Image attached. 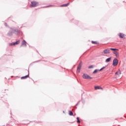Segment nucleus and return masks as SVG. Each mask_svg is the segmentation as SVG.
I'll use <instances>...</instances> for the list:
<instances>
[{
  "label": "nucleus",
  "instance_id": "f03ea898",
  "mask_svg": "<svg viewBox=\"0 0 126 126\" xmlns=\"http://www.w3.org/2000/svg\"><path fill=\"white\" fill-rule=\"evenodd\" d=\"M38 5H39V3L38 2L34 1L31 2V6H32V7H35L36 6H38Z\"/></svg>",
  "mask_w": 126,
  "mask_h": 126
},
{
  "label": "nucleus",
  "instance_id": "2eb2a0df",
  "mask_svg": "<svg viewBox=\"0 0 126 126\" xmlns=\"http://www.w3.org/2000/svg\"><path fill=\"white\" fill-rule=\"evenodd\" d=\"M92 44H94L95 45L98 44V42H97V41H92Z\"/></svg>",
  "mask_w": 126,
  "mask_h": 126
},
{
  "label": "nucleus",
  "instance_id": "6e6552de",
  "mask_svg": "<svg viewBox=\"0 0 126 126\" xmlns=\"http://www.w3.org/2000/svg\"><path fill=\"white\" fill-rule=\"evenodd\" d=\"M103 52H104V54H110V50H109L108 49L104 50Z\"/></svg>",
  "mask_w": 126,
  "mask_h": 126
},
{
  "label": "nucleus",
  "instance_id": "aec40b11",
  "mask_svg": "<svg viewBox=\"0 0 126 126\" xmlns=\"http://www.w3.org/2000/svg\"><path fill=\"white\" fill-rule=\"evenodd\" d=\"M9 46H14V43H11L9 44Z\"/></svg>",
  "mask_w": 126,
  "mask_h": 126
},
{
  "label": "nucleus",
  "instance_id": "7ed1b4c3",
  "mask_svg": "<svg viewBox=\"0 0 126 126\" xmlns=\"http://www.w3.org/2000/svg\"><path fill=\"white\" fill-rule=\"evenodd\" d=\"M83 78H84L85 79H92V77H90V76L87 74H84L83 75Z\"/></svg>",
  "mask_w": 126,
  "mask_h": 126
},
{
  "label": "nucleus",
  "instance_id": "9d476101",
  "mask_svg": "<svg viewBox=\"0 0 126 126\" xmlns=\"http://www.w3.org/2000/svg\"><path fill=\"white\" fill-rule=\"evenodd\" d=\"M28 77H29V75L22 77L21 79H26V78H28Z\"/></svg>",
  "mask_w": 126,
  "mask_h": 126
},
{
  "label": "nucleus",
  "instance_id": "f8f14e48",
  "mask_svg": "<svg viewBox=\"0 0 126 126\" xmlns=\"http://www.w3.org/2000/svg\"><path fill=\"white\" fill-rule=\"evenodd\" d=\"M19 43H20V40H18L16 42H14V46H15V45H18Z\"/></svg>",
  "mask_w": 126,
  "mask_h": 126
},
{
  "label": "nucleus",
  "instance_id": "f3484780",
  "mask_svg": "<svg viewBox=\"0 0 126 126\" xmlns=\"http://www.w3.org/2000/svg\"><path fill=\"white\" fill-rule=\"evenodd\" d=\"M69 4V3H67V4L62 5V6H67Z\"/></svg>",
  "mask_w": 126,
  "mask_h": 126
},
{
  "label": "nucleus",
  "instance_id": "4468645a",
  "mask_svg": "<svg viewBox=\"0 0 126 126\" xmlns=\"http://www.w3.org/2000/svg\"><path fill=\"white\" fill-rule=\"evenodd\" d=\"M98 71H99V70H98V69H95V70L93 72L94 74H95V73H97V72H98Z\"/></svg>",
  "mask_w": 126,
  "mask_h": 126
},
{
  "label": "nucleus",
  "instance_id": "dca6fc26",
  "mask_svg": "<svg viewBox=\"0 0 126 126\" xmlns=\"http://www.w3.org/2000/svg\"><path fill=\"white\" fill-rule=\"evenodd\" d=\"M69 116H73V113H72L71 111H69Z\"/></svg>",
  "mask_w": 126,
  "mask_h": 126
},
{
  "label": "nucleus",
  "instance_id": "412c9836",
  "mask_svg": "<svg viewBox=\"0 0 126 126\" xmlns=\"http://www.w3.org/2000/svg\"><path fill=\"white\" fill-rule=\"evenodd\" d=\"M11 32H9V33H8V35H9V36H11Z\"/></svg>",
  "mask_w": 126,
  "mask_h": 126
},
{
  "label": "nucleus",
  "instance_id": "6ab92c4d",
  "mask_svg": "<svg viewBox=\"0 0 126 126\" xmlns=\"http://www.w3.org/2000/svg\"><path fill=\"white\" fill-rule=\"evenodd\" d=\"M93 67H94V65H91V66H89V68H93Z\"/></svg>",
  "mask_w": 126,
  "mask_h": 126
},
{
  "label": "nucleus",
  "instance_id": "ddd939ff",
  "mask_svg": "<svg viewBox=\"0 0 126 126\" xmlns=\"http://www.w3.org/2000/svg\"><path fill=\"white\" fill-rule=\"evenodd\" d=\"M111 61V58H109L106 60V63H109V62Z\"/></svg>",
  "mask_w": 126,
  "mask_h": 126
},
{
  "label": "nucleus",
  "instance_id": "1a4fd4ad",
  "mask_svg": "<svg viewBox=\"0 0 126 126\" xmlns=\"http://www.w3.org/2000/svg\"><path fill=\"white\" fill-rule=\"evenodd\" d=\"M115 74L116 75H120V74H122V72H121V70H119L117 72H116Z\"/></svg>",
  "mask_w": 126,
  "mask_h": 126
},
{
  "label": "nucleus",
  "instance_id": "9b49d317",
  "mask_svg": "<svg viewBox=\"0 0 126 126\" xmlns=\"http://www.w3.org/2000/svg\"><path fill=\"white\" fill-rule=\"evenodd\" d=\"M27 42L25 41V40H23L22 41V45H24L25 46H27Z\"/></svg>",
  "mask_w": 126,
  "mask_h": 126
},
{
  "label": "nucleus",
  "instance_id": "20e7f679",
  "mask_svg": "<svg viewBox=\"0 0 126 126\" xmlns=\"http://www.w3.org/2000/svg\"><path fill=\"white\" fill-rule=\"evenodd\" d=\"M81 66H82V63H80L79 64V65H78V68L77 69V72H78V73H79V72H80V69H81Z\"/></svg>",
  "mask_w": 126,
  "mask_h": 126
},
{
  "label": "nucleus",
  "instance_id": "f257e3e1",
  "mask_svg": "<svg viewBox=\"0 0 126 126\" xmlns=\"http://www.w3.org/2000/svg\"><path fill=\"white\" fill-rule=\"evenodd\" d=\"M111 51H113V54L115 55L116 57H119V49L116 48H111Z\"/></svg>",
  "mask_w": 126,
  "mask_h": 126
},
{
  "label": "nucleus",
  "instance_id": "4be33fe9",
  "mask_svg": "<svg viewBox=\"0 0 126 126\" xmlns=\"http://www.w3.org/2000/svg\"><path fill=\"white\" fill-rule=\"evenodd\" d=\"M104 68H102L99 70V71H101V70H102Z\"/></svg>",
  "mask_w": 126,
  "mask_h": 126
},
{
  "label": "nucleus",
  "instance_id": "423d86ee",
  "mask_svg": "<svg viewBox=\"0 0 126 126\" xmlns=\"http://www.w3.org/2000/svg\"><path fill=\"white\" fill-rule=\"evenodd\" d=\"M118 36H119L120 38H125V34L123 33H120L118 34Z\"/></svg>",
  "mask_w": 126,
  "mask_h": 126
},
{
  "label": "nucleus",
  "instance_id": "a211bd4d",
  "mask_svg": "<svg viewBox=\"0 0 126 126\" xmlns=\"http://www.w3.org/2000/svg\"><path fill=\"white\" fill-rule=\"evenodd\" d=\"M77 123H80V121L79 120V118L77 117Z\"/></svg>",
  "mask_w": 126,
  "mask_h": 126
},
{
  "label": "nucleus",
  "instance_id": "0eeeda50",
  "mask_svg": "<svg viewBox=\"0 0 126 126\" xmlns=\"http://www.w3.org/2000/svg\"><path fill=\"white\" fill-rule=\"evenodd\" d=\"M98 89H101V90H103V88H102L100 86H95V87H94V90H98Z\"/></svg>",
  "mask_w": 126,
  "mask_h": 126
},
{
  "label": "nucleus",
  "instance_id": "39448f33",
  "mask_svg": "<svg viewBox=\"0 0 126 126\" xmlns=\"http://www.w3.org/2000/svg\"><path fill=\"white\" fill-rule=\"evenodd\" d=\"M118 59H115L113 61V65H114V66H116V65H118Z\"/></svg>",
  "mask_w": 126,
  "mask_h": 126
}]
</instances>
